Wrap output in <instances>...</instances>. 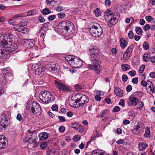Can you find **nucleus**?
Masks as SVG:
<instances>
[{
	"mask_svg": "<svg viewBox=\"0 0 155 155\" xmlns=\"http://www.w3.org/2000/svg\"><path fill=\"white\" fill-rule=\"evenodd\" d=\"M129 100L131 104L136 106L138 103V99L136 97L131 95L129 97Z\"/></svg>",
	"mask_w": 155,
	"mask_h": 155,
	"instance_id": "16",
	"label": "nucleus"
},
{
	"mask_svg": "<svg viewBox=\"0 0 155 155\" xmlns=\"http://www.w3.org/2000/svg\"><path fill=\"white\" fill-rule=\"evenodd\" d=\"M31 106V115L33 118H34L37 115L39 114L41 109L39 105L35 101H31L30 104Z\"/></svg>",
	"mask_w": 155,
	"mask_h": 155,
	"instance_id": "7",
	"label": "nucleus"
},
{
	"mask_svg": "<svg viewBox=\"0 0 155 155\" xmlns=\"http://www.w3.org/2000/svg\"><path fill=\"white\" fill-rule=\"evenodd\" d=\"M40 99L44 103L48 104L54 100V97L51 93L45 91L41 92L39 95Z\"/></svg>",
	"mask_w": 155,
	"mask_h": 155,
	"instance_id": "5",
	"label": "nucleus"
},
{
	"mask_svg": "<svg viewBox=\"0 0 155 155\" xmlns=\"http://www.w3.org/2000/svg\"><path fill=\"white\" fill-rule=\"evenodd\" d=\"M135 31L137 34L140 35L141 34L142 30L140 27H137L136 28Z\"/></svg>",
	"mask_w": 155,
	"mask_h": 155,
	"instance_id": "37",
	"label": "nucleus"
},
{
	"mask_svg": "<svg viewBox=\"0 0 155 155\" xmlns=\"http://www.w3.org/2000/svg\"><path fill=\"white\" fill-rule=\"evenodd\" d=\"M32 142V143H30V146L31 147V148H33L35 147L37 145V142L35 139H34L32 140L30 138V142Z\"/></svg>",
	"mask_w": 155,
	"mask_h": 155,
	"instance_id": "26",
	"label": "nucleus"
},
{
	"mask_svg": "<svg viewBox=\"0 0 155 155\" xmlns=\"http://www.w3.org/2000/svg\"><path fill=\"white\" fill-rule=\"evenodd\" d=\"M122 79L124 82H126L127 80L128 77L126 75L124 74L122 76Z\"/></svg>",
	"mask_w": 155,
	"mask_h": 155,
	"instance_id": "50",
	"label": "nucleus"
},
{
	"mask_svg": "<svg viewBox=\"0 0 155 155\" xmlns=\"http://www.w3.org/2000/svg\"><path fill=\"white\" fill-rule=\"evenodd\" d=\"M13 35L9 33L4 34L3 35L4 40L6 41V44L8 43H11V38L13 37Z\"/></svg>",
	"mask_w": 155,
	"mask_h": 155,
	"instance_id": "17",
	"label": "nucleus"
},
{
	"mask_svg": "<svg viewBox=\"0 0 155 155\" xmlns=\"http://www.w3.org/2000/svg\"><path fill=\"white\" fill-rule=\"evenodd\" d=\"M49 136L50 135L48 133L45 132H41L38 135L39 139L41 140H44L47 139Z\"/></svg>",
	"mask_w": 155,
	"mask_h": 155,
	"instance_id": "15",
	"label": "nucleus"
},
{
	"mask_svg": "<svg viewBox=\"0 0 155 155\" xmlns=\"http://www.w3.org/2000/svg\"><path fill=\"white\" fill-rule=\"evenodd\" d=\"M76 100L74 102V104L76 107L83 106L85 103L89 102L88 97L85 95L78 94L75 95Z\"/></svg>",
	"mask_w": 155,
	"mask_h": 155,
	"instance_id": "4",
	"label": "nucleus"
},
{
	"mask_svg": "<svg viewBox=\"0 0 155 155\" xmlns=\"http://www.w3.org/2000/svg\"><path fill=\"white\" fill-rule=\"evenodd\" d=\"M150 55L148 54H144L143 56V59L146 62L150 60Z\"/></svg>",
	"mask_w": 155,
	"mask_h": 155,
	"instance_id": "30",
	"label": "nucleus"
},
{
	"mask_svg": "<svg viewBox=\"0 0 155 155\" xmlns=\"http://www.w3.org/2000/svg\"><path fill=\"white\" fill-rule=\"evenodd\" d=\"M114 93L117 96L120 97L123 96V91L120 88H115L114 89Z\"/></svg>",
	"mask_w": 155,
	"mask_h": 155,
	"instance_id": "22",
	"label": "nucleus"
},
{
	"mask_svg": "<svg viewBox=\"0 0 155 155\" xmlns=\"http://www.w3.org/2000/svg\"><path fill=\"white\" fill-rule=\"evenodd\" d=\"M144 106L143 103V101L140 102L139 104L137 106V108L140 110L142 109L143 108Z\"/></svg>",
	"mask_w": 155,
	"mask_h": 155,
	"instance_id": "39",
	"label": "nucleus"
},
{
	"mask_svg": "<svg viewBox=\"0 0 155 155\" xmlns=\"http://www.w3.org/2000/svg\"><path fill=\"white\" fill-rule=\"evenodd\" d=\"M58 106L57 105L54 104L51 107V109L53 111H57L58 110Z\"/></svg>",
	"mask_w": 155,
	"mask_h": 155,
	"instance_id": "49",
	"label": "nucleus"
},
{
	"mask_svg": "<svg viewBox=\"0 0 155 155\" xmlns=\"http://www.w3.org/2000/svg\"><path fill=\"white\" fill-rule=\"evenodd\" d=\"M3 70L6 75L8 76H10L12 75V71L9 68H5L3 69Z\"/></svg>",
	"mask_w": 155,
	"mask_h": 155,
	"instance_id": "23",
	"label": "nucleus"
},
{
	"mask_svg": "<svg viewBox=\"0 0 155 155\" xmlns=\"http://www.w3.org/2000/svg\"><path fill=\"white\" fill-rule=\"evenodd\" d=\"M8 117L5 115H2L1 116L0 120V129L1 130L5 129L8 125Z\"/></svg>",
	"mask_w": 155,
	"mask_h": 155,
	"instance_id": "10",
	"label": "nucleus"
},
{
	"mask_svg": "<svg viewBox=\"0 0 155 155\" xmlns=\"http://www.w3.org/2000/svg\"><path fill=\"white\" fill-rule=\"evenodd\" d=\"M5 78V76H2L0 75V83L1 84H3L5 83L6 82Z\"/></svg>",
	"mask_w": 155,
	"mask_h": 155,
	"instance_id": "33",
	"label": "nucleus"
},
{
	"mask_svg": "<svg viewBox=\"0 0 155 155\" xmlns=\"http://www.w3.org/2000/svg\"><path fill=\"white\" fill-rule=\"evenodd\" d=\"M65 16V14L64 13H60L58 14V17L59 18H63Z\"/></svg>",
	"mask_w": 155,
	"mask_h": 155,
	"instance_id": "43",
	"label": "nucleus"
},
{
	"mask_svg": "<svg viewBox=\"0 0 155 155\" xmlns=\"http://www.w3.org/2000/svg\"><path fill=\"white\" fill-rule=\"evenodd\" d=\"M144 127L142 124L137 125L134 129L132 130V132L135 134H137L139 133H142L143 131Z\"/></svg>",
	"mask_w": 155,
	"mask_h": 155,
	"instance_id": "14",
	"label": "nucleus"
},
{
	"mask_svg": "<svg viewBox=\"0 0 155 155\" xmlns=\"http://www.w3.org/2000/svg\"><path fill=\"white\" fill-rule=\"evenodd\" d=\"M89 52L91 58H94V59L91 60V61L93 60V63L92 64H88V68L89 69L94 70L98 73L100 72L101 69L100 62L96 59L99 55V49L96 47H91L90 48Z\"/></svg>",
	"mask_w": 155,
	"mask_h": 155,
	"instance_id": "1",
	"label": "nucleus"
},
{
	"mask_svg": "<svg viewBox=\"0 0 155 155\" xmlns=\"http://www.w3.org/2000/svg\"><path fill=\"white\" fill-rule=\"evenodd\" d=\"M128 35L129 38L132 39L134 36L133 32L131 31H130L128 33Z\"/></svg>",
	"mask_w": 155,
	"mask_h": 155,
	"instance_id": "45",
	"label": "nucleus"
},
{
	"mask_svg": "<svg viewBox=\"0 0 155 155\" xmlns=\"http://www.w3.org/2000/svg\"><path fill=\"white\" fill-rule=\"evenodd\" d=\"M114 112H117L120 110V108L118 106H115L114 109Z\"/></svg>",
	"mask_w": 155,
	"mask_h": 155,
	"instance_id": "61",
	"label": "nucleus"
},
{
	"mask_svg": "<svg viewBox=\"0 0 155 155\" xmlns=\"http://www.w3.org/2000/svg\"><path fill=\"white\" fill-rule=\"evenodd\" d=\"M119 105L122 107L124 106V102L123 99H121L119 102Z\"/></svg>",
	"mask_w": 155,
	"mask_h": 155,
	"instance_id": "59",
	"label": "nucleus"
},
{
	"mask_svg": "<svg viewBox=\"0 0 155 155\" xmlns=\"http://www.w3.org/2000/svg\"><path fill=\"white\" fill-rule=\"evenodd\" d=\"M13 28L15 30L18 32L25 31V30L26 29L24 27L18 24L14 25Z\"/></svg>",
	"mask_w": 155,
	"mask_h": 155,
	"instance_id": "19",
	"label": "nucleus"
},
{
	"mask_svg": "<svg viewBox=\"0 0 155 155\" xmlns=\"http://www.w3.org/2000/svg\"><path fill=\"white\" fill-rule=\"evenodd\" d=\"M129 116L131 117H134V114L133 111L131 110L128 112Z\"/></svg>",
	"mask_w": 155,
	"mask_h": 155,
	"instance_id": "57",
	"label": "nucleus"
},
{
	"mask_svg": "<svg viewBox=\"0 0 155 155\" xmlns=\"http://www.w3.org/2000/svg\"><path fill=\"white\" fill-rule=\"evenodd\" d=\"M54 82L57 88L59 90L63 91H68V88L65 84H62L60 81L55 80Z\"/></svg>",
	"mask_w": 155,
	"mask_h": 155,
	"instance_id": "11",
	"label": "nucleus"
},
{
	"mask_svg": "<svg viewBox=\"0 0 155 155\" xmlns=\"http://www.w3.org/2000/svg\"><path fill=\"white\" fill-rule=\"evenodd\" d=\"M55 17L56 15H51L48 17V19L49 20L52 21L55 18Z\"/></svg>",
	"mask_w": 155,
	"mask_h": 155,
	"instance_id": "46",
	"label": "nucleus"
},
{
	"mask_svg": "<svg viewBox=\"0 0 155 155\" xmlns=\"http://www.w3.org/2000/svg\"><path fill=\"white\" fill-rule=\"evenodd\" d=\"M145 18L147 21L149 22H150L153 20V17L150 16H146L145 17Z\"/></svg>",
	"mask_w": 155,
	"mask_h": 155,
	"instance_id": "47",
	"label": "nucleus"
},
{
	"mask_svg": "<svg viewBox=\"0 0 155 155\" xmlns=\"http://www.w3.org/2000/svg\"><path fill=\"white\" fill-rule=\"evenodd\" d=\"M38 19L41 22H43L45 21L44 18L41 16L38 17Z\"/></svg>",
	"mask_w": 155,
	"mask_h": 155,
	"instance_id": "55",
	"label": "nucleus"
},
{
	"mask_svg": "<svg viewBox=\"0 0 155 155\" xmlns=\"http://www.w3.org/2000/svg\"><path fill=\"white\" fill-rule=\"evenodd\" d=\"M90 32L91 35L95 37L100 36L102 32L101 27L98 24H96L91 26L90 28Z\"/></svg>",
	"mask_w": 155,
	"mask_h": 155,
	"instance_id": "6",
	"label": "nucleus"
},
{
	"mask_svg": "<svg viewBox=\"0 0 155 155\" xmlns=\"http://www.w3.org/2000/svg\"><path fill=\"white\" fill-rule=\"evenodd\" d=\"M31 67V69L34 70L36 74L39 75L45 71V68L41 65L34 64Z\"/></svg>",
	"mask_w": 155,
	"mask_h": 155,
	"instance_id": "9",
	"label": "nucleus"
},
{
	"mask_svg": "<svg viewBox=\"0 0 155 155\" xmlns=\"http://www.w3.org/2000/svg\"><path fill=\"white\" fill-rule=\"evenodd\" d=\"M16 118L17 120L19 121H21L22 120V118L21 117V114H18L16 117Z\"/></svg>",
	"mask_w": 155,
	"mask_h": 155,
	"instance_id": "56",
	"label": "nucleus"
},
{
	"mask_svg": "<svg viewBox=\"0 0 155 155\" xmlns=\"http://www.w3.org/2000/svg\"><path fill=\"white\" fill-rule=\"evenodd\" d=\"M107 114V111L106 110H104L102 111L100 114L99 116L101 117H104Z\"/></svg>",
	"mask_w": 155,
	"mask_h": 155,
	"instance_id": "31",
	"label": "nucleus"
},
{
	"mask_svg": "<svg viewBox=\"0 0 155 155\" xmlns=\"http://www.w3.org/2000/svg\"><path fill=\"white\" fill-rule=\"evenodd\" d=\"M7 141V139L4 135H0V149H4L6 147Z\"/></svg>",
	"mask_w": 155,
	"mask_h": 155,
	"instance_id": "13",
	"label": "nucleus"
},
{
	"mask_svg": "<svg viewBox=\"0 0 155 155\" xmlns=\"http://www.w3.org/2000/svg\"><path fill=\"white\" fill-rule=\"evenodd\" d=\"M66 27H65V30L66 31H67L70 27L73 28L74 27L73 24L70 21H67V23L66 24Z\"/></svg>",
	"mask_w": 155,
	"mask_h": 155,
	"instance_id": "25",
	"label": "nucleus"
},
{
	"mask_svg": "<svg viewBox=\"0 0 155 155\" xmlns=\"http://www.w3.org/2000/svg\"><path fill=\"white\" fill-rule=\"evenodd\" d=\"M149 75L150 78H155V73L154 72H152L150 73Z\"/></svg>",
	"mask_w": 155,
	"mask_h": 155,
	"instance_id": "64",
	"label": "nucleus"
},
{
	"mask_svg": "<svg viewBox=\"0 0 155 155\" xmlns=\"http://www.w3.org/2000/svg\"><path fill=\"white\" fill-rule=\"evenodd\" d=\"M66 23H67V21H62L59 23V26L61 27L62 28H64V30H65Z\"/></svg>",
	"mask_w": 155,
	"mask_h": 155,
	"instance_id": "29",
	"label": "nucleus"
},
{
	"mask_svg": "<svg viewBox=\"0 0 155 155\" xmlns=\"http://www.w3.org/2000/svg\"><path fill=\"white\" fill-rule=\"evenodd\" d=\"M35 42L33 39H30V47H34L35 45Z\"/></svg>",
	"mask_w": 155,
	"mask_h": 155,
	"instance_id": "48",
	"label": "nucleus"
},
{
	"mask_svg": "<svg viewBox=\"0 0 155 155\" xmlns=\"http://www.w3.org/2000/svg\"><path fill=\"white\" fill-rule=\"evenodd\" d=\"M150 28V26L149 25L147 24L145 25L143 27V30L144 31H147Z\"/></svg>",
	"mask_w": 155,
	"mask_h": 155,
	"instance_id": "54",
	"label": "nucleus"
},
{
	"mask_svg": "<svg viewBox=\"0 0 155 155\" xmlns=\"http://www.w3.org/2000/svg\"><path fill=\"white\" fill-rule=\"evenodd\" d=\"M121 67L124 71H126L130 69V66L127 64H123L121 65Z\"/></svg>",
	"mask_w": 155,
	"mask_h": 155,
	"instance_id": "27",
	"label": "nucleus"
},
{
	"mask_svg": "<svg viewBox=\"0 0 155 155\" xmlns=\"http://www.w3.org/2000/svg\"><path fill=\"white\" fill-rule=\"evenodd\" d=\"M149 129L150 127H147L144 134V137H147L150 135V132Z\"/></svg>",
	"mask_w": 155,
	"mask_h": 155,
	"instance_id": "38",
	"label": "nucleus"
},
{
	"mask_svg": "<svg viewBox=\"0 0 155 155\" xmlns=\"http://www.w3.org/2000/svg\"><path fill=\"white\" fill-rule=\"evenodd\" d=\"M49 68H48V70L49 71L54 73L55 72L56 68V64L53 62H50L48 64Z\"/></svg>",
	"mask_w": 155,
	"mask_h": 155,
	"instance_id": "18",
	"label": "nucleus"
},
{
	"mask_svg": "<svg viewBox=\"0 0 155 155\" xmlns=\"http://www.w3.org/2000/svg\"><path fill=\"white\" fill-rule=\"evenodd\" d=\"M102 153L97 150H93L91 153V155H101Z\"/></svg>",
	"mask_w": 155,
	"mask_h": 155,
	"instance_id": "34",
	"label": "nucleus"
},
{
	"mask_svg": "<svg viewBox=\"0 0 155 155\" xmlns=\"http://www.w3.org/2000/svg\"><path fill=\"white\" fill-rule=\"evenodd\" d=\"M76 130L80 132H82L83 130L82 128L80 125H79L78 127V128Z\"/></svg>",
	"mask_w": 155,
	"mask_h": 155,
	"instance_id": "60",
	"label": "nucleus"
},
{
	"mask_svg": "<svg viewBox=\"0 0 155 155\" xmlns=\"http://www.w3.org/2000/svg\"><path fill=\"white\" fill-rule=\"evenodd\" d=\"M79 124L77 123L72 124L71 125V127L75 129H76L78 127Z\"/></svg>",
	"mask_w": 155,
	"mask_h": 155,
	"instance_id": "44",
	"label": "nucleus"
},
{
	"mask_svg": "<svg viewBox=\"0 0 155 155\" xmlns=\"http://www.w3.org/2000/svg\"><path fill=\"white\" fill-rule=\"evenodd\" d=\"M143 47L144 50H148L149 49V44L147 42H144L143 44Z\"/></svg>",
	"mask_w": 155,
	"mask_h": 155,
	"instance_id": "35",
	"label": "nucleus"
},
{
	"mask_svg": "<svg viewBox=\"0 0 155 155\" xmlns=\"http://www.w3.org/2000/svg\"><path fill=\"white\" fill-rule=\"evenodd\" d=\"M82 86L78 84H76L74 86V88L76 91H78L82 89Z\"/></svg>",
	"mask_w": 155,
	"mask_h": 155,
	"instance_id": "42",
	"label": "nucleus"
},
{
	"mask_svg": "<svg viewBox=\"0 0 155 155\" xmlns=\"http://www.w3.org/2000/svg\"><path fill=\"white\" fill-rule=\"evenodd\" d=\"M116 142L118 144H123L125 143V141L121 139H119Z\"/></svg>",
	"mask_w": 155,
	"mask_h": 155,
	"instance_id": "62",
	"label": "nucleus"
},
{
	"mask_svg": "<svg viewBox=\"0 0 155 155\" xmlns=\"http://www.w3.org/2000/svg\"><path fill=\"white\" fill-rule=\"evenodd\" d=\"M141 85L143 87H146L147 85V83L144 80H142L141 82Z\"/></svg>",
	"mask_w": 155,
	"mask_h": 155,
	"instance_id": "58",
	"label": "nucleus"
},
{
	"mask_svg": "<svg viewBox=\"0 0 155 155\" xmlns=\"http://www.w3.org/2000/svg\"><path fill=\"white\" fill-rule=\"evenodd\" d=\"M106 18L108 20L112 25H114L117 22V20L116 17H114L113 13L109 10H107L104 14Z\"/></svg>",
	"mask_w": 155,
	"mask_h": 155,
	"instance_id": "8",
	"label": "nucleus"
},
{
	"mask_svg": "<svg viewBox=\"0 0 155 155\" xmlns=\"http://www.w3.org/2000/svg\"><path fill=\"white\" fill-rule=\"evenodd\" d=\"M129 74L132 76H134L136 74V72L135 71L132 70L128 72Z\"/></svg>",
	"mask_w": 155,
	"mask_h": 155,
	"instance_id": "51",
	"label": "nucleus"
},
{
	"mask_svg": "<svg viewBox=\"0 0 155 155\" xmlns=\"http://www.w3.org/2000/svg\"><path fill=\"white\" fill-rule=\"evenodd\" d=\"M120 44L121 48L124 49L127 46V42L124 38H122L120 40Z\"/></svg>",
	"mask_w": 155,
	"mask_h": 155,
	"instance_id": "21",
	"label": "nucleus"
},
{
	"mask_svg": "<svg viewBox=\"0 0 155 155\" xmlns=\"http://www.w3.org/2000/svg\"><path fill=\"white\" fill-rule=\"evenodd\" d=\"M18 48L17 44L8 43L2 48L0 52V56L2 58L4 59L9 56L8 52L14 51Z\"/></svg>",
	"mask_w": 155,
	"mask_h": 155,
	"instance_id": "2",
	"label": "nucleus"
},
{
	"mask_svg": "<svg viewBox=\"0 0 155 155\" xmlns=\"http://www.w3.org/2000/svg\"><path fill=\"white\" fill-rule=\"evenodd\" d=\"M149 87L150 88V92L152 93L155 92L154 91V87L153 85H151L149 86Z\"/></svg>",
	"mask_w": 155,
	"mask_h": 155,
	"instance_id": "52",
	"label": "nucleus"
},
{
	"mask_svg": "<svg viewBox=\"0 0 155 155\" xmlns=\"http://www.w3.org/2000/svg\"><path fill=\"white\" fill-rule=\"evenodd\" d=\"M30 51L31 52V54H34L32 55L33 57H36L38 56L37 54V49L36 48L35 46L30 47Z\"/></svg>",
	"mask_w": 155,
	"mask_h": 155,
	"instance_id": "20",
	"label": "nucleus"
},
{
	"mask_svg": "<svg viewBox=\"0 0 155 155\" xmlns=\"http://www.w3.org/2000/svg\"><path fill=\"white\" fill-rule=\"evenodd\" d=\"M47 146V143L46 142H44L40 145V147L41 150L45 149Z\"/></svg>",
	"mask_w": 155,
	"mask_h": 155,
	"instance_id": "36",
	"label": "nucleus"
},
{
	"mask_svg": "<svg viewBox=\"0 0 155 155\" xmlns=\"http://www.w3.org/2000/svg\"><path fill=\"white\" fill-rule=\"evenodd\" d=\"M147 145L145 143L143 142H140L139 143V148L141 150H144L147 147Z\"/></svg>",
	"mask_w": 155,
	"mask_h": 155,
	"instance_id": "24",
	"label": "nucleus"
},
{
	"mask_svg": "<svg viewBox=\"0 0 155 155\" xmlns=\"http://www.w3.org/2000/svg\"><path fill=\"white\" fill-rule=\"evenodd\" d=\"M51 11L48 8H46L41 11V13L43 14L44 15H47L50 13Z\"/></svg>",
	"mask_w": 155,
	"mask_h": 155,
	"instance_id": "28",
	"label": "nucleus"
},
{
	"mask_svg": "<svg viewBox=\"0 0 155 155\" xmlns=\"http://www.w3.org/2000/svg\"><path fill=\"white\" fill-rule=\"evenodd\" d=\"M65 9V8L64 7L61 6L57 7L55 8L56 11L57 12H61L63 11Z\"/></svg>",
	"mask_w": 155,
	"mask_h": 155,
	"instance_id": "40",
	"label": "nucleus"
},
{
	"mask_svg": "<svg viewBox=\"0 0 155 155\" xmlns=\"http://www.w3.org/2000/svg\"><path fill=\"white\" fill-rule=\"evenodd\" d=\"M132 82L134 84H137L138 82V78L137 77L135 78L132 79Z\"/></svg>",
	"mask_w": 155,
	"mask_h": 155,
	"instance_id": "53",
	"label": "nucleus"
},
{
	"mask_svg": "<svg viewBox=\"0 0 155 155\" xmlns=\"http://www.w3.org/2000/svg\"><path fill=\"white\" fill-rule=\"evenodd\" d=\"M65 128L63 126H60L59 128V130L60 132H62L64 131Z\"/></svg>",
	"mask_w": 155,
	"mask_h": 155,
	"instance_id": "63",
	"label": "nucleus"
},
{
	"mask_svg": "<svg viewBox=\"0 0 155 155\" xmlns=\"http://www.w3.org/2000/svg\"><path fill=\"white\" fill-rule=\"evenodd\" d=\"M134 48V46L132 45L129 47L123 54V58L124 60H127L130 58Z\"/></svg>",
	"mask_w": 155,
	"mask_h": 155,
	"instance_id": "12",
	"label": "nucleus"
},
{
	"mask_svg": "<svg viewBox=\"0 0 155 155\" xmlns=\"http://www.w3.org/2000/svg\"><path fill=\"white\" fill-rule=\"evenodd\" d=\"M65 59L69 64L74 68H79L82 65V61L75 56L68 55L65 57Z\"/></svg>",
	"mask_w": 155,
	"mask_h": 155,
	"instance_id": "3",
	"label": "nucleus"
},
{
	"mask_svg": "<svg viewBox=\"0 0 155 155\" xmlns=\"http://www.w3.org/2000/svg\"><path fill=\"white\" fill-rule=\"evenodd\" d=\"M145 68V66L144 65H142L140 67L139 70V72L140 73H142L144 71Z\"/></svg>",
	"mask_w": 155,
	"mask_h": 155,
	"instance_id": "41",
	"label": "nucleus"
},
{
	"mask_svg": "<svg viewBox=\"0 0 155 155\" xmlns=\"http://www.w3.org/2000/svg\"><path fill=\"white\" fill-rule=\"evenodd\" d=\"M94 13L96 16L98 17L101 15V12L99 8H96L94 11Z\"/></svg>",
	"mask_w": 155,
	"mask_h": 155,
	"instance_id": "32",
	"label": "nucleus"
}]
</instances>
